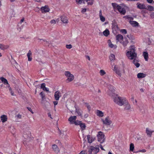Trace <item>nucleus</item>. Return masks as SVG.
Masks as SVG:
<instances>
[{"instance_id": "1", "label": "nucleus", "mask_w": 154, "mask_h": 154, "mask_svg": "<svg viewBox=\"0 0 154 154\" xmlns=\"http://www.w3.org/2000/svg\"><path fill=\"white\" fill-rule=\"evenodd\" d=\"M109 93L114 102L120 106H122L127 100L126 98L119 97L115 94H113L110 93Z\"/></svg>"}, {"instance_id": "2", "label": "nucleus", "mask_w": 154, "mask_h": 154, "mask_svg": "<svg viewBox=\"0 0 154 154\" xmlns=\"http://www.w3.org/2000/svg\"><path fill=\"white\" fill-rule=\"evenodd\" d=\"M135 48L134 45L131 46L130 47L129 50L126 53L127 56L131 60L135 59L137 57V54L135 51Z\"/></svg>"}, {"instance_id": "3", "label": "nucleus", "mask_w": 154, "mask_h": 154, "mask_svg": "<svg viewBox=\"0 0 154 154\" xmlns=\"http://www.w3.org/2000/svg\"><path fill=\"white\" fill-rule=\"evenodd\" d=\"M99 146L98 145L94 147L92 146H90L88 149V152L89 154H97L99 151Z\"/></svg>"}, {"instance_id": "4", "label": "nucleus", "mask_w": 154, "mask_h": 154, "mask_svg": "<svg viewBox=\"0 0 154 154\" xmlns=\"http://www.w3.org/2000/svg\"><path fill=\"white\" fill-rule=\"evenodd\" d=\"M23 137L25 139L29 142L32 140L34 137L32 136L30 131H25L24 132Z\"/></svg>"}, {"instance_id": "5", "label": "nucleus", "mask_w": 154, "mask_h": 154, "mask_svg": "<svg viewBox=\"0 0 154 154\" xmlns=\"http://www.w3.org/2000/svg\"><path fill=\"white\" fill-rule=\"evenodd\" d=\"M65 75L67 78L66 81L68 82H69L72 81L74 79L73 75L69 71H66L65 72Z\"/></svg>"}, {"instance_id": "6", "label": "nucleus", "mask_w": 154, "mask_h": 154, "mask_svg": "<svg viewBox=\"0 0 154 154\" xmlns=\"http://www.w3.org/2000/svg\"><path fill=\"white\" fill-rule=\"evenodd\" d=\"M97 136L98 138V141L100 142V143H103L105 141L104 135L101 131L98 133Z\"/></svg>"}, {"instance_id": "7", "label": "nucleus", "mask_w": 154, "mask_h": 154, "mask_svg": "<svg viewBox=\"0 0 154 154\" xmlns=\"http://www.w3.org/2000/svg\"><path fill=\"white\" fill-rule=\"evenodd\" d=\"M101 121L103 122V124L107 125L113 124V123H112L110 119L108 116L105 119H101Z\"/></svg>"}, {"instance_id": "8", "label": "nucleus", "mask_w": 154, "mask_h": 154, "mask_svg": "<svg viewBox=\"0 0 154 154\" xmlns=\"http://www.w3.org/2000/svg\"><path fill=\"white\" fill-rule=\"evenodd\" d=\"M124 109L125 110L128 111H132V109L130 104L129 103L128 100H127L124 105Z\"/></svg>"}, {"instance_id": "9", "label": "nucleus", "mask_w": 154, "mask_h": 154, "mask_svg": "<svg viewBox=\"0 0 154 154\" xmlns=\"http://www.w3.org/2000/svg\"><path fill=\"white\" fill-rule=\"evenodd\" d=\"M153 132H154V130L153 129L150 127H148L146 128V133L148 137H151L152 133Z\"/></svg>"}, {"instance_id": "10", "label": "nucleus", "mask_w": 154, "mask_h": 154, "mask_svg": "<svg viewBox=\"0 0 154 154\" xmlns=\"http://www.w3.org/2000/svg\"><path fill=\"white\" fill-rule=\"evenodd\" d=\"M50 10V8L47 5L42 7L41 8V11L42 13H45L49 12Z\"/></svg>"}, {"instance_id": "11", "label": "nucleus", "mask_w": 154, "mask_h": 154, "mask_svg": "<svg viewBox=\"0 0 154 154\" xmlns=\"http://www.w3.org/2000/svg\"><path fill=\"white\" fill-rule=\"evenodd\" d=\"M113 70L119 76V77L121 76L122 75V73L120 70L118 69V67L116 65H115L114 66V69Z\"/></svg>"}, {"instance_id": "12", "label": "nucleus", "mask_w": 154, "mask_h": 154, "mask_svg": "<svg viewBox=\"0 0 154 154\" xmlns=\"http://www.w3.org/2000/svg\"><path fill=\"white\" fill-rule=\"evenodd\" d=\"M116 8L121 14L123 15L125 14L126 12V10L124 8H122V7L119 5H117Z\"/></svg>"}, {"instance_id": "13", "label": "nucleus", "mask_w": 154, "mask_h": 154, "mask_svg": "<svg viewBox=\"0 0 154 154\" xmlns=\"http://www.w3.org/2000/svg\"><path fill=\"white\" fill-rule=\"evenodd\" d=\"M76 116H71L68 119V121L70 122L71 124H74L75 121L76 120Z\"/></svg>"}, {"instance_id": "14", "label": "nucleus", "mask_w": 154, "mask_h": 154, "mask_svg": "<svg viewBox=\"0 0 154 154\" xmlns=\"http://www.w3.org/2000/svg\"><path fill=\"white\" fill-rule=\"evenodd\" d=\"M108 43L109 47L113 49H115L117 48V46L116 45H113L112 43L110 40L108 41Z\"/></svg>"}, {"instance_id": "15", "label": "nucleus", "mask_w": 154, "mask_h": 154, "mask_svg": "<svg viewBox=\"0 0 154 154\" xmlns=\"http://www.w3.org/2000/svg\"><path fill=\"white\" fill-rule=\"evenodd\" d=\"M109 90L108 92V93L109 96L110 95L109 93H110L113 94H115L114 93V92L115 91V89L114 87L112 86L111 85H109Z\"/></svg>"}, {"instance_id": "16", "label": "nucleus", "mask_w": 154, "mask_h": 154, "mask_svg": "<svg viewBox=\"0 0 154 154\" xmlns=\"http://www.w3.org/2000/svg\"><path fill=\"white\" fill-rule=\"evenodd\" d=\"M52 148L53 151L56 153H58L60 152V149L55 144L53 145Z\"/></svg>"}, {"instance_id": "17", "label": "nucleus", "mask_w": 154, "mask_h": 154, "mask_svg": "<svg viewBox=\"0 0 154 154\" xmlns=\"http://www.w3.org/2000/svg\"><path fill=\"white\" fill-rule=\"evenodd\" d=\"M116 39L117 42H119L120 43H122L123 40V36L121 34H118L116 36Z\"/></svg>"}, {"instance_id": "18", "label": "nucleus", "mask_w": 154, "mask_h": 154, "mask_svg": "<svg viewBox=\"0 0 154 154\" xmlns=\"http://www.w3.org/2000/svg\"><path fill=\"white\" fill-rule=\"evenodd\" d=\"M0 119L2 122L4 123L7 121V116L5 115H3L1 116Z\"/></svg>"}, {"instance_id": "19", "label": "nucleus", "mask_w": 154, "mask_h": 154, "mask_svg": "<svg viewBox=\"0 0 154 154\" xmlns=\"http://www.w3.org/2000/svg\"><path fill=\"white\" fill-rule=\"evenodd\" d=\"M61 20L64 23L67 24L68 23L67 18L64 16H62L61 17Z\"/></svg>"}, {"instance_id": "20", "label": "nucleus", "mask_w": 154, "mask_h": 154, "mask_svg": "<svg viewBox=\"0 0 154 154\" xmlns=\"http://www.w3.org/2000/svg\"><path fill=\"white\" fill-rule=\"evenodd\" d=\"M60 95V93L58 91H57L55 93L54 97L56 100H59Z\"/></svg>"}, {"instance_id": "21", "label": "nucleus", "mask_w": 154, "mask_h": 154, "mask_svg": "<svg viewBox=\"0 0 154 154\" xmlns=\"http://www.w3.org/2000/svg\"><path fill=\"white\" fill-rule=\"evenodd\" d=\"M124 47L126 46L128 43V41L126 38H124V40H122V43H120Z\"/></svg>"}, {"instance_id": "22", "label": "nucleus", "mask_w": 154, "mask_h": 154, "mask_svg": "<svg viewBox=\"0 0 154 154\" xmlns=\"http://www.w3.org/2000/svg\"><path fill=\"white\" fill-rule=\"evenodd\" d=\"M96 114L99 117H103L104 116L103 113L102 111L98 110L96 111Z\"/></svg>"}, {"instance_id": "23", "label": "nucleus", "mask_w": 154, "mask_h": 154, "mask_svg": "<svg viewBox=\"0 0 154 154\" xmlns=\"http://www.w3.org/2000/svg\"><path fill=\"white\" fill-rule=\"evenodd\" d=\"M137 7L140 9H146V8L145 5L143 4H140L139 3H137Z\"/></svg>"}, {"instance_id": "24", "label": "nucleus", "mask_w": 154, "mask_h": 154, "mask_svg": "<svg viewBox=\"0 0 154 154\" xmlns=\"http://www.w3.org/2000/svg\"><path fill=\"white\" fill-rule=\"evenodd\" d=\"M146 74L143 73H139L137 74V78L139 79L143 78L145 77L146 76Z\"/></svg>"}, {"instance_id": "25", "label": "nucleus", "mask_w": 154, "mask_h": 154, "mask_svg": "<svg viewBox=\"0 0 154 154\" xmlns=\"http://www.w3.org/2000/svg\"><path fill=\"white\" fill-rule=\"evenodd\" d=\"M45 84L44 83H43L41 84V88L44 91H49V89L45 87Z\"/></svg>"}, {"instance_id": "26", "label": "nucleus", "mask_w": 154, "mask_h": 154, "mask_svg": "<svg viewBox=\"0 0 154 154\" xmlns=\"http://www.w3.org/2000/svg\"><path fill=\"white\" fill-rule=\"evenodd\" d=\"M32 55V53L31 51L29 50V51L28 53L27 54V56L28 58V60L29 61H30L32 60V57H31Z\"/></svg>"}, {"instance_id": "27", "label": "nucleus", "mask_w": 154, "mask_h": 154, "mask_svg": "<svg viewBox=\"0 0 154 154\" xmlns=\"http://www.w3.org/2000/svg\"><path fill=\"white\" fill-rule=\"evenodd\" d=\"M129 22L131 25L134 27L137 26L139 25V23L136 21H131L130 20Z\"/></svg>"}, {"instance_id": "28", "label": "nucleus", "mask_w": 154, "mask_h": 154, "mask_svg": "<svg viewBox=\"0 0 154 154\" xmlns=\"http://www.w3.org/2000/svg\"><path fill=\"white\" fill-rule=\"evenodd\" d=\"M88 140V143H91L94 140V138L90 137V135L87 136Z\"/></svg>"}, {"instance_id": "29", "label": "nucleus", "mask_w": 154, "mask_h": 154, "mask_svg": "<svg viewBox=\"0 0 154 154\" xmlns=\"http://www.w3.org/2000/svg\"><path fill=\"white\" fill-rule=\"evenodd\" d=\"M143 55L144 59L146 61H148V54L146 52H143Z\"/></svg>"}, {"instance_id": "30", "label": "nucleus", "mask_w": 154, "mask_h": 154, "mask_svg": "<svg viewBox=\"0 0 154 154\" xmlns=\"http://www.w3.org/2000/svg\"><path fill=\"white\" fill-rule=\"evenodd\" d=\"M112 128L111 126H103V130L105 131H108Z\"/></svg>"}, {"instance_id": "31", "label": "nucleus", "mask_w": 154, "mask_h": 154, "mask_svg": "<svg viewBox=\"0 0 154 154\" xmlns=\"http://www.w3.org/2000/svg\"><path fill=\"white\" fill-rule=\"evenodd\" d=\"M74 124L76 125H85V124L82 123L81 121L78 120H75Z\"/></svg>"}, {"instance_id": "32", "label": "nucleus", "mask_w": 154, "mask_h": 154, "mask_svg": "<svg viewBox=\"0 0 154 154\" xmlns=\"http://www.w3.org/2000/svg\"><path fill=\"white\" fill-rule=\"evenodd\" d=\"M9 47V46L8 45H5L0 44V48L2 50H3L8 49Z\"/></svg>"}, {"instance_id": "33", "label": "nucleus", "mask_w": 154, "mask_h": 154, "mask_svg": "<svg viewBox=\"0 0 154 154\" xmlns=\"http://www.w3.org/2000/svg\"><path fill=\"white\" fill-rule=\"evenodd\" d=\"M132 60V63L136 66V67H139L140 66V64L137 62V60H136V59H133Z\"/></svg>"}, {"instance_id": "34", "label": "nucleus", "mask_w": 154, "mask_h": 154, "mask_svg": "<svg viewBox=\"0 0 154 154\" xmlns=\"http://www.w3.org/2000/svg\"><path fill=\"white\" fill-rule=\"evenodd\" d=\"M41 103L44 104V106L46 108H48V106H49L50 105V104L47 101H46L44 103L43 101H42Z\"/></svg>"}, {"instance_id": "35", "label": "nucleus", "mask_w": 154, "mask_h": 154, "mask_svg": "<svg viewBox=\"0 0 154 154\" xmlns=\"http://www.w3.org/2000/svg\"><path fill=\"white\" fill-rule=\"evenodd\" d=\"M0 79L2 82H3L5 85L8 84V82L7 80L4 77H1L0 78Z\"/></svg>"}, {"instance_id": "36", "label": "nucleus", "mask_w": 154, "mask_h": 154, "mask_svg": "<svg viewBox=\"0 0 154 154\" xmlns=\"http://www.w3.org/2000/svg\"><path fill=\"white\" fill-rule=\"evenodd\" d=\"M103 34L105 36H107L109 34V32L108 29H106L103 32Z\"/></svg>"}, {"instance_id": "37", "label": "nucleus", "mask_w": 154, "mask_h": 154, "mask_svg": "<svg viewBox=\"0 0 154 154\" xmlns=\"http://www.w3.org/2000/svg\"><path fill=\"white\" fill-rule=\"evenodd\" d=\"M75 111L79 116H81L82 115V111L81 110L79 109H76Z\"/></svg>"}, {"instance_id": "38", "label": "nucleus", "mask_w": 154, "mask_h": 154, "mask_svg": "<svg viewBox=\"0 0 154 154\" xmlns=\"http://www.w3.org/2000/svg\"><path fill=\"white\" fill-rule=\"evenodd\" d=\"M146 9H147V10L149 11H154V8L153 7L150 5L148 6L147 8H146Z\"/></svg>"}, {"instance_id": "39", "label": "nucleus", "mask_w": 154, "mask_h": 154, "mask_svg": "<svg viewBox=\"0 0 154 154\" xmlns=\"http://www.w3.org/2000/svg\"><path fill=\"white\" fill-rule=\"evenodd\" d=\"M99 73L100 75L101 76H103L106 74V72L103 69H101Z\"/></svg>"}, {"instance_id": "40", "label": "nucleus", "mask_w": 154, "mask_h": 154, "mask_svg": "<svg viewBox=\"0 0 154 154\" xmlns=\"http://www.w3.org/2000/svg\"><path fill=\"white\" fill-rule=\"evenodd\" d=\"M134 146L133 143H131L130 144V150L131 151H133L134 150Z\"/></svg>"}, {"instance_id": "41", "label": "nucleus", "mask_w": 154, "mask_h": 154, "mask_svg": "<svg viewBox=\"0 0 154 154\" xmlns=\"http://www.w3.org/2000/svg\"><path fill=\"white\" fill-rule=\"evenodd\" d=\"M109 59L111 61L115 60V56L113 54H111L109 57Z\"/></svg>"}, {"instance_id": "42", "label": "nucleus", "mask_w": 154, "mask_h": 154, "mask_svg": "<svg viewBox=\"0 0 154 154\" xmlns=\"http://www.w3.org/2000/svg\"><path fill=\"white\" fill-rule=\"evenodd\" d=\"M123 18L126 19H128L129 20H133V18L132 17H129L128 16H124Z\"/></svg>"}, {"instance_id": "43", "label": "nucleus", "mask_w": 154, "mask_h": 154, "mask_svg": "<svg viewBox=\"0 0 154 154\" xmlns=\"http://www.w3.org/2000/svg\"><path fill=\"white\" fill-rule=\"evenodd\" d=\"M40 94L41 96L42 100V101H43V100L45 99V95L44 94H43L42 92H41L40 93Z\"/></svg>"}, {"instance_id": "44", "label": "nucleus", "mask_w": 154, "mask_h": 154, "mask_svg": "<svg viewBox=\"0 0 154 154\" xmlns=\"http://www.w3.org/2000/svg\"><path fill=\"white\" fill-rule=\"evenodd\" d=\"M100 19L101 21L103 22H104L105 20V18L103 16H101L100 17Z\"/></svg>"}, {"instance_id": "45", "label": "nucleus", "mask_w": 154, "mask_h": 154, "mask_svg": "<svg viewBox=\"0 0 154 154\" xmlns=\"http://www.w3.org/2000/svg\"><path fill=\"white\" fill-rule=\"evenodd\" d=\"M9 90L12 96H15V95L14 94V92L12 90V89L11 88H9Z\"/></svg>"}, {"instance_id": "46", "label": "nucleus", "mask_w": 154, "mask_h": 154, "mask_svg": "<svg viewBox=\"0 0 154 154\" xmlns=\"http://www.w3.org/2000/svg\"><path fill=\"white\" fill-rule=\"evenodd\" d=\"M146 152V150L145 149H143L142 150H139L137 152Z\"/></svg>"}, {"instance_id": "47", "label": "nucleus", "mask_w": 154, "mask_h": 154, "mask_svg": "<svg viewBox=\"0 0 154 154\" xmlns=\"http://www.w3.org/2000/svg\"><path fill=\"white\" fill-rule=\"evenodd\" d=\"M66 48L67 49H70L72 48V46L70 44L69 45H66Z\"/></svg>"}, {"instance_id": "48", "label": "nucleus", "mask_w": 154, "mask_h": 154, "mask_svg": "<svg viewBox=\"0 0 154 154\" xmlns=\"http://www.w3.org/2000/svg\"><path fill=\"white\" fill-rule=\"evenodd\" d=\"M50 23L51 24H55L56 23V21L54 20H52L50 21Z\"/></svg>"}, {"instance_id": "49", "label": "nucleus", "mask_w": 154, "mask_h": 154, "mask_svg": "<svg viewBox=\"0 0 154 154\" xmlns=\"http://www.w3.org/2000/svg\"><path fill=\"white\" fill-rule=\"evenodd\" d=\"M121 32L122 33L124 34H126L127 33V32L126 29H122L121 31Z\"/></svg>"}, {"instance_id": "50", "label": "nucleus", "mask_w": 154, "mask_h": 154, "mask_svg": "<svg viewBox=\"0 0 154 154\" xmlns=\"http://www.w3.org/2000/svg\"><path fill=\"white\" fill-rule=\"evenodd\" d=\"M83 1V0H76V2L78 3L81 4Z\"/></svg>"}, {"instance_id": "51", "label": "nucleus", "mask_w": 154, "mask_h": 154, "mask_svg": "<svg viewBox=\"0 0 154 154\" xmlns=\"http://www.w3.org/2000/svg\"><path fill=\"white\" fill-rule=\"evenodd\" d=\"M27 109L29 111H30L32 114H33L34 113L32 111L31 108L30 107H27Z\"/></svg>"}, {"instance_id": "52", "label": "nucleus", "mask_w": 154, "mask_h": 154, "mask_svg": "<svg viewBox=\"0 0 154 154\" xmlns=\"http://www.w3.org/2000/svg\"><path fill=\"white\" fill-rule=\"evenodd\" d=\"M79 154H87L86 152L84 150L82 151Z\"/></svg>"}, {"instance_id": "53", "label": "nucleus", "mask_w": 154, "mask_h": 154, "mask_svg": "<svg viewBox=\"0 0 154 154\" xmlns=\"http://www.w3.org/2000/svg\"><path fill=\"white\" fill-rule=\"evenodd\" d=\"M82 130V131L85 129V128L86 127V126H80Z\"/></svg>"}, {"instance_id": "54", "label": "nucleus", "mask_w": 154, "mask_h": 154, "mask_svg": "<svg viewBox=\"0 0 154 154\" xmlns=\"http://www.w3.org/2000/svg\"><path fill=\"white\" fill-rule=\"evenodd\" d=\"M55 141H56V143H57V144H58L59 145H61V142H60V140H56Z\"/></svg>"}, {"instance_id": "55", "label": "nucleus", "mask_w": 154, "mask_h": 154, "mask_svg": "<svg viewBox=\"0 0 154 154\" xmlns=\"http://www.w3.org/2000/svg\"><path fill=\"white\" fill-rule=\"evenodd\" d=\"M150 16L151 18H154V12H152L150 14Z\"/></svg>"}, {"instance_id": "56", "label": "nucleus", "mask_w": 154, "mask_h": 154, "mask_svg": "<svg viewBox=\"0 0 154 154\" xmlns=\"http://www.w3.org/2000/svg\"><path fill=\"white\" fill-rule=\"evenodd\" d=\"M86 106H87L88 110L89 111H90V109H91V107H90V106L89 105H88V104H86Z\"/></svg>"}, {"instance_id": "57", "label": "nucleus", "mask_w": 154, "mask_h": 154, "mask_svg": "<svg viewBox=\"0 0 154 154\" xmlns=\"http://www.w3.org/2000/svg\"><path fill=\"white\" fill-rule=\"evenodd\" d=\"M16 117L19 119H21L22 116L20 114H18L16 116Z\"/></svg>"}, {"instance_id": "58", "label": "nucleus", "mask_w": 154, "mask_h": 154, "mask_svg": "<svg viewBox=\"0 0 154 154\" xmlns=\"http://www.w3.org/2000/svg\"><path fill=\"white\" fill-rule=\"evenodd\" d=\"M53 103L54 105V107H55V106L57 105L58 103V102L57 101H54L53 102Z\"/></svg>"}, {"instance_id": "59", "label": "nucleus", "mask_w": 154, "mask_h": 154, "mask_svg": "<svg viewBox=\"0 0 154 154\" xmlns=\"http://www.w3.org/2000/svg\"><path fill=\"white\" fill-rule=\"evenodd\" d=\"M147 43L148 44V45H149L151 44V41L150 39L149 38H148V39Z\"/></svg>"}, {"instance_id": "60", "label": "nucleus", "mask_w": 154, "mask_h": 154, "mask_svg": "<svg viewBox=\"0 0 154 154\" xmlns=\"http://www.w3.org/2000/svg\"><path fill=\"white\" fill-rule=\"evenodd\" d=\"M148 3H151L153 1V0H146Z\"/></svg>"}, {"instance_id": "61", "label": "nucleus", "mask_w": 154, "mask_h": 154, "mask_svg": "<svg viewBox=\"0 0 154 154\" xmlns=\"http://www.w3.org/2000/svg\"><path fill=\"white\" fill-rule=\"evenodd\" d=\"M112 6L114 7H116V6H117V4L115 3H112Z\"/></svg>"}, {"instance_id": "62", "label": "nucleus", "mask_w": 154, "mask_h": 154, "mask_svg": "<svg viewBox=\"0 0 154 154\" xmlns=\"http://www.w3.org/2000/svg\"><path fill=\"white\" fill-rule=\"evenodd\" d=\"M88 114L87 113H86V114H85L84 115V117L85 118H88Z\"/></svg>"}, {"instance_id": "63", "label": "nucleus", "mask_w": 154, "mask_h": 154, "mask_svg": "<svg viewBox=\"0 0 154 154\" xmlns=\"http://www.w3.org/2000/svg\"><path fill=\"white\" fill-rule=\"evenodd\" d=\"M100 148H101V149L102 150H105V149L103 148L102 145L100 144Z\"/></svg>"}, {"instance_id": "64", "label": "nucleus", "mask_w": 154, "mask_h": 154, "mask_svg": "<svg viewBox=\"0 0 154 154\" xmlns=\"http://www.w3.org/2000/svg\"><path fill=\"white\" fill-rule=\"evenodd\" d=\"M99 17L102 16V11L101 10H100L99 11Z\"/></svg>"}]
</instances>
